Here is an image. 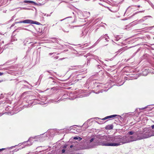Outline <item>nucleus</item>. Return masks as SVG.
<instances>
[{
    "label": "nucleus",
    "instance_id": "f257e3e1",
    "mask_svg": "<svg viewBox=\"0 0 154 154\" xmlns=\"http://www.w3.org/2000/svg\"><path fill=\"white\" fill-rule=\"evenodd\" d=\"M130 142L128 135L127 136H95L89 140L88 144L106 146H117L124 143Z\"/></svg>",
    "mask_w": 154,
    "mask_h": 154
},
{
    "label": "nucleus",
    "instance_id": "f03ea898",
    "mask_svg": "<svg viewBox=\"0 0 154 154\" xmlns=\"http://www.w3.org/2000/svg\"><path fill=\"white\" fill-rule=\"evenodd\" d=\"M142 131L144 139L154 136V131L151 130L150 127L144 128Z\"/></svg>",
    "mask_w": 154,
    "mask_h": 154
},
{
    "label": "nucleus",
    "instance_id": "7ed1b4c3",
    "mask_svg": "<svg viewBox=\"0 0 154 154\" xmlns=\"http://www.w3.org/2000/svg\"><path fill=\"white\" fill-rule=\"evenodd\" d=\"M127 135H128L130 142L137 140L135 132L132 131H129Z\"/></svg>",
    "mask_w": 154,
    "mask_h": 154
},
{
    "label": "nucleus",
    "instance_id": "20e7f679",
    "mask_svg": "<svg viewBox=\"0 0 154 154\" xmlns=\"http://www.w3.org/2000/svg\"><path fill=\"white\" fill-rule=\"evenodd\" d=\"M22 23L30 24H35L38 25L40 24V23L38 22L33 21L32 20L29 19L26 20L22 21L17 22L15 23Z\"/></svg>",
    "mask_w": 154,
    "mask_h": 154
},
{
    "label": "nucleus",
    "instance_id": "39448f33",
    "mask_svg": "<svg viewBox=\"0 0 154 154\" xmlns=\"http://www.w3.org/2000/svg\"><path fill=\"white\" fill-rule=\"evenodd\" d=\"M137 140H140L144 139L143 132L142 131L135 132Z\"/></svg>",
    "mask_w": 154,
    "mask_h": 154
},
{
    "label": "nucleus",
    "instance_id": "423d86ee",
    "mask_svg": "<svg viewBox=\"0 0 154 154\" xmlns=\"http://www.w3.org/2000/svg\"><path fill=\"white\" fill-rule=\"evenodd\" d=\"M117 116V115H111V116H106L103 118L102 119H100V118H98V119H99V122H101L100 123H103V122H102L101 121L104 120H105L106 119H108L112 118L113 117H114L116 116Z\"/></svg>",
    "mask_w": 154,
    "mask_h": 154
},
{
    "label": "nucleus",
    "instance_id": "0eeeda50",
    "mask_svg": "<svg viewBox=\"0 0 154 154\" xmlns=\"http://www.w3.org/2000/svg\"><path fill=\"white\" fill-rule=\"evenodd\" d=\"M113 128V126L112 125H107L106 127V128L107 130H111Z\"/></svg>",
    "mask_w": 154,
    "mask_h": 154
},
{
    "label": "nucleus",
    "instance_id": "6e6552de",
    "mask_svg": "<svg viewBox=\"0 0 154 154\" xmlns=\"http://www.w3.org/2000/svg\"><path fill=\"white\" fill-rule=\"evenodd\" d=\"M24 2L25 3H32L33 5H35L36 3L31 1H24Z\"/></svg>",
    "mask_w": 154,
    "mask_h": 154
},
{
    "label": "nucleus",
    "instance_id": "1a4fd4ad",
    "mask_svg": "<svg viewBox=\"0 0 154 154\" xmlns=\"http://www.w3.org/2000/svg\"><path fill=\"white\" fill-rule=\"evenodd\" d=\"M151 128V130H153V131H154V125H152Z\"/></svg>",
    "mask_w": 154,
    "mask_h": 154
},
{
    "label": "nucleus",
    "instance_id": "9d476101",
    "mask_svg": "<svg viewBox=\"0 0 154 154\" xmlns=\"http://www.w3.org/2000/svg\"><path fill=\"white\" fill-rule=\"evenodd\" d=\"M31 138H30L29 139V140H28V142H31V141H32V140H31Z\"/></svg>",
    "mask_w": 154,
    "mask_h": 154
},
{
    "label": "nucleus",
    "instance_id": "9b49d317",
    "mask_svg": "<svg viewBox=\"0 0 154 154\" xmlns=\"http://www.w3.org/2000/svg\"><path fill=\"white\" fill-rule=\"evenodd\" d=\"M74 139L75 140H78V137H75L74 138Z\"/></svg>",
    "mask_w": 154,
    "mask_h": 154
},
{
    "label": "nucleus",
    "instance_id": "f8f14e48",
    "mask_svg": "<svg viewBox=\"0 0 154 154\" xmlns=\"http://www.w3.org/2000/svg\"><path fill=\"white\" fill-rule=\"evenodd\" d=\"M65 149H63L62 150V153H63L65 152Z\"/></svg>",
    "mask_w": 154,
    "mask_h": 154
},
{
    "label": "nucleus",
    "instance_id": "ddd939ff",
    "mask_svg": "<svg viewBox=\"0 0 154 154\" xmlns=\"http://www.w3.org/2000/svg\"><path fill=\"white\" fill-rule=\"evenodd\" d=\"M82 138L80 137H78V140H82Z\"/></svg>",
    "mask_w": 154,
    "mask_h": 154
},
{
    "label": "nucleus",
    "instance_id": "4468645a",
    "mask_svg": "<svg viewBox=\"0 0 154 154\" xmlns=\"http://www.w3.org/2000/svg\"><path fill=\"white\" fill-rule=\"evenodd\" d=\"M5 149V148H2L1 149H0V152L1 151H2L3 150Z\"/></svg>",
    "mask_w": 154,
    "mask_h": 154
},
{
    "label": "nucleus",
    "instance_id": "2eb2a0df",
    "mask_svg": "<svg viewBox=\"0 0 154 154\" xmlns=\"http://www.w3.org/2000/svg\"><path fill=\"white\" fill-rule=\"evenodd\" d=\"M3 74H4L3 73L0 72V76L2 75Z\"/></svg>",
    "mask_w": 154,
    "mask_h": 154
},
{
    "label": "nucleus",
    "instance_id": "dca6fc26",
    "mask_svg": "<svg viewBox=\"0 0 154 154\" xmlns=\"http://www.w3.org/2000/svg\"><path fill=\"white\" fill-rule=\"evenodd\" d=\"M84 35V32H82V36H82Z\"/></svg>",
    "mask_w": 154,
    "mask_h": 154
},
{
    "label": "nucleus",
    "instance_id": "f3484780",
    "mask_svg": "<svg viewBox=\"0 0 154 154\" xmlns=\"http://www.w3.org/2000/svg\"><path fill=\"white\" fill-rule=\"evenodd\" d=\"M147 108V107H144V108H141V109H145V108Z\"/></svg>",
    "mask_w": 154,
    "mask_h": 154
},
{
    "label": "nucleus",
    "instance_id": "a211bd4d",
    "mask_svg": "<svg viewBox=\"0 0 154 154\" xmlns=\"http://www.w3.org/2000/svg\"><path fill=\"white\" fill-rule=\"evenodd\" d=\"M32 144V143H30V144H28V146H29L31 145Z\"/></svg>",
    "mask_w": 154,
    "mask_h": 154
},
{
    "label": "nucleus",
    "instance_id": "6ab92c4d",
    "mask_svg": "<svg viewBox=\"0 0 154 154\" xmlns=\"http://www.w3.org/2000/svg\"><path fill=\"white\" fill-rule=\"evenodd\" d=\"M63 30L64 31V32H68V31H64L63 29Z\"/></svg>",
    "mask_w": 154,
    "mask_h": 154
},
{
    "label": "nucleus",
    "instance_id": "aec40b11",
    "mask_svg": "<svg viewBox=\"0 0 154 154\" xmlns=\"http://www.w3.org/2000/svg\"><path fill=\"white\" fill-rule=\"evenodd\" d=\"M130 7V6H129V7L127 8V10H126V11H125V13H126V11L127 10H128V9H129V8Z\"/></svg>",
    "mask_w": 154,
    "mask_h": 154
},
{
    "label": "nucleus",
    "instance_id": "412c9836",
    "mask_svg": "<svg viewBox=\"0 0 154 154\" xmlns=\"http://www.w3.org/2000/svg\"><path fill=\"white\" fill-rule=\"evenodd\" d=\"M144 11H139L138 12H143Z\"/></svg>",
    "mask_w": 154,
    "mask_h": 154
},
{
    "label": "nucleus",
    "instance_id": "4be33fe9",
    "mask_svg": "<svg viewBox=\"0 0 154 154\" xmlns=\"http://www.w3.org/2000/svg\"><path fill=\"white\" fill-rule=\"evenodd\" d=\"M72 147H73V146L72 145H71L70 146V148H72Z\"/></svg>",
    "mask_w": 154,
    "mask_h": 154
},
{
    "label": "nucleus",
    "instance_id": "5701e85b",
    "mask_svg": "<svg viewBox=\"0 0 154 154\" xmlns=\"http://www.w3.org/2000/svg\"><path fill=\"white\" fill-rule=\"evenodd\" d=\"M99 92H97L96 93L97 94H99Z\"/></svg>",
    "mask_w": 154,
    "mask_h": 154
},
{
    "label": "nucleus",
    "instance_id": "b1692460",
    "mask_svg": "<svg viewBox=\"0 0 154 154\" xmlns=\"http://www.w3.org/2000/svg\"><path fill=\"white\" fill-rule=\"evenodd\" d=\"M140 7V5H137V7L138 8H139V7Z\"/></svg>",
    "mask_w": 154,
    "mask_h": 154
},
{
    "label": "nucleus",
    "instance_id": "393cba45",
    "mask_svg": "<svg viewBox=\"0 0 154 154\" xmlns=\"http://www.w3.org/2000/svg\"><path fill=\"white\" fill-rule=\"evenodd\" d=\"M47 17H48V16H50V15H48V14H47Z\"/></svg>",
    "mask_w": 154,
    "mask_h": 154
},
{
    "label": "nucleus",
    "instance_id": "a878e982",
    "mask_svg": "<svg viewBox=\"0 0 154 154\" xmlns=\"http://www.w3.org/2000/svg\"><path fill=\"white\" fill-rule=\"evenodd\" d=\"M37 137V136H35V137H32V138H33V139H34V138H35V137Z\"/></svg>",
    "mask_w": 154,
    "mask_h": 154
},
{
    "label": "nucleus",
    "instance_id": "bb28decb",
    "mask_svg": "<svg viewBox=\"0 0 154 154\" xmlns=\"http://www.w3.org/2000/svg\"><path fill=\"white\" fill-rule=\"evenodd\" d=\"M107 38H105V40H107Z\"/></svg>",
    "mask_w": 154,
    "mask_h": 154
},
{
    "label": "nucleus",
    "instance_id": "cd10ccee",
    "mask_svg": "<svg viewBox=\"0 0 154 154\" xmlns=\"http://www.w3.org/2000/svg\"><path fill=\"white\" fill-rule=\"evenodd\" d=\"M104 91H106V90H104Z\"/></svg>",
    "mask_w": 154,
    "mask_h": 154
},
{
    "label": "nucleus",
    "instance_id": "c85d7f7f",
    "mask_svg": "<svg viewBox=\"0 0 154 154\" xmlns=\"http://www.w3.org/2000/svg\"><path fill=\"white\" fill-rule=\"evenodd\" d=\"M98 58V57H96V59H97V58Z\"/></svg>",
    "mask_w": 154,
    "mask_h": 154
},
{
    "label": "nucleus",
    "instance_id": "c756f323",
    "mask_svg": "<svg viewBox=\"0 0 154 154\" xmlns=\"http://www.w3.org/2000/svg\"><path fill=\"white\" fill-rule=\"evenodd\" d=\"M27 142V141H25V142H24V143H26V142Z\"/></svg>",
    "mask_w": 154,
    "mask_h": 154
},
{
    "label": "nucleus",
    "instance_id": "7c9ffc66",
    "mask_svg": "<svg viewBox=\"0 0 154 154\" xmlns=\"http://www.w3.org/2000/svg\"><path fill=\"white\" fill-rule=\"evenodd\" d=\"M49 54L51 55V54H51V53Z\"/></svg>",
    "mask_w": 154,
    "mask_h": 154
},
{
    "label": "nucleus",
    "instance_id": "2f4dec72",
    "mask_svg": "<svg viewBox=\"0 0 154 154\" xmlns=\"http://www.w3.org/2000/svg\"><path fill=\"white\" fill-rule=\"evenodd\" d=\"M76 154H80V153H76Z\"/></svg>",
    "mask_w": 154,
    "mask_h": 154
},
{
    "label": "nucleus",
    "instance_id": "473e14b6",
    "mask_svg": "<svg viewBox=\"0 0 154 154\" xmlns=\"http://www.w3.org/2000/svg\"><path fill=\"white\" fill-rule=\"evenodd\" d=\"M136 6V5H135V6Z\"/></svg>",
    "mask_w": 154,
    "mask_h": 154
},
{
    "label": "nucleus",
    "instance_id": "72a5a7b5",
    "mask_svg": "<svg viewBox=\"0 0 154 154\" xmlns=\"http://www.w3.org/2000/svg\"><path fill=\"white\" fill-rule=\"evenodd\" d=\"M54 101H53L52 102V103H53V102H54Z\"/></svg>",
    "mask_w": 154,
    "mask_h": 154
}]
</instances>
